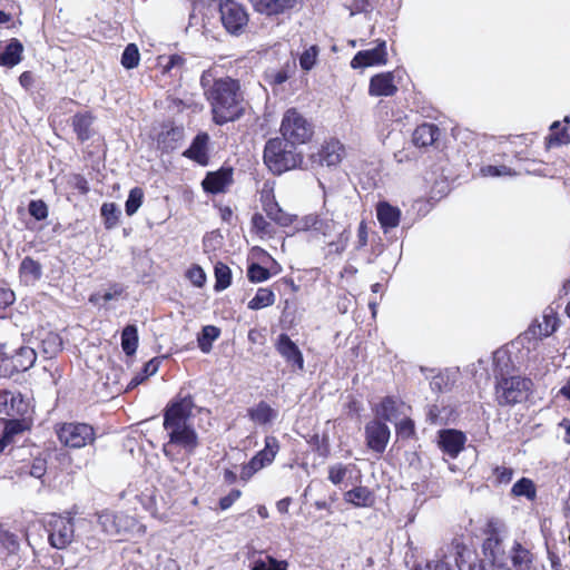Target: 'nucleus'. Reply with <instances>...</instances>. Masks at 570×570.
Segmentation results:
<instances>
[{
    "label": "nucleus",
    "mask_w": 570,
    "mask_h": 570,
    "mask_svg": "<svg viewBox=\"0 0 570 570\" xmlns=\"http://www.w3.org/2000/svg\"><path fill=\"white\" fill-rule=\"evenodd\" d=\"M194 401L190 395L173 401L164 413V429L168 441L163 453L170 461L191 455L199 445L198 434L191 423Z\"/></svg>",
    "instance_id": "nucleus-1"
},
{
    "label": "nucleus",
    "mask_w": 570,
    "mask_h": 570,
    "mask_svg": "<svg viewBox=\"0 0 570 570\" xmlns=\"http://www.w3.org/2000/svg\"><path fill=\"white\" fill-rule=\"evenodd\" d=\"M200 86L216 125L236 121L244 115L245 98L238 80L230 77L215 78L212 70H205Z\"/></svg>",
    "instance_id": "nucleus-2"
},
{
    "label": "nucleus",
    "mask_w": 570,
    "mask_h": 570,
    "mask_svg": "<svg viewBox=\"0 0 570 570\" xmlns=\"http://www.w3.org/2000/svg\"><path fill=\"white\" fill-rule=\"evenodd\" d=\"M264 161L274 174H282L295 168L301 163V156L295 153L294 145L281 138H273L266 142Z\"/></svg>",
    "instance_id": "nucleus-3"
},
{
    "label": "nucleus",
    "mask_w": 570,
    "mask_h": 570,
    "mask_svg": "<svg viewBox=\"0 0 570 570\" xmlns=\"http://www.w3.org/2000/svg\"><path fill=\"white\" fill-rule=\"evenodd\" d=\"M532 381L521 376L501 377L495 385V400L501 406H512L525 401L531 392Z\"/></svg>",
    "instance_id": "nucleus-4"
},
{
    "label": "nucleus",
    "mask_w": 570,
    "mask_h": 570,
    "mask_svg": "<svg viewBox=\"0 0 570 570\" xmlns=\"http://www.w3.org/2000/svg\"><path fill=\"white\" fill-rule=\"evenodd\" d=\"M281 134L291 145L308 141L313 135L312 125L295 108L288 109L282 119Z\"/></svg>",
    "instance_id": "nucleus-5"
},
{
    "label": "nucleus",
    "mask_w": 570,
    "mask_h": 570,
    "mask_svg": "<svg viewBox=\"0 0 570 570\" xmlns=\"http://www.w3.org/2000/svg\"><path fill=\"white\" fill-rule=\"evenodd\" d=\"M46 529L52 548L66 549L75 539V523L70 513L50 514L46 521Z\"/></svg>",
    "instance_id": "nucleus-6"
},
{
    "label": "nucleus",
    "mask_w": 570,
    "mask_h": 570,
    "mask_svg": "<svg viewBox=\"0 0 570 570\" xmlns=\"http://www.w3.org/2000/svg\"><path fill=\"white\" fill-rule=\"evenodd\" d=\"M56 434L63 446L80 449L91 444L96 439L95 430L87 423H62L57 425Z\"/></svg>",
    "instance_id": "nucleus-7"
},
{
    "label": "nucleus",
    "mask_w": 570,
    "mask_h": 570,
    "mask_svg": "<svg viewBox=\"0 0 570 570\" xmlns=\"http://www.w3.org/2000/svg\"><path fill=\"white\" fill-rule=\"evenodd\" d=\"M465 552L468 549L458 540H453L438 551L435 560L426 563L425 567H417L415 570H462Z\"/></svg>",
    "instance_id": "nucleus-8"
},
{
    "label": "nucleus",
    "mask_w": 570,
    "mask_h": 570,
    "mask_svg": "<svg viewBox=\"0 0 570 570\" xmlns=\"http://www.w3.org/2000/svg\"><path fill=\"white\" fill-rule=\"evenodd\" d=\"M220 19L230 33L239 32L248 22L245 8L234 0H224L219 4Z\"/></svg>",
    "instance_id": "nucleus-9"
},
{
    "label": "nucleus",
    "mask_w": 570,
    "mask_h": 570,
    "mask_svg": "<svg viewBox=\"0 0 570 570\" xmlns=\"http://www.w3.org/2000/svg\"><path fill=\"white\" fill-rule=\"evenodd\" d=\"M278 449L277 439L275 436H266L265 448L249 461L248 465L243 468L242 479L249 478L253 473L272 463Z\"/></svg>",
    "instance_id": "nucleus-10"
},
{
    "label": "nucleus",
    "mask_w": 570,
    "mask_h": 570,
    "mask_svg": "<svg viewBox=\"0 0 570 570\" xmlns=\"http://www.w3.org/2000/svg\"><path fill=\"white\" fill-rule=\"evenodd\" d=\"M557 314L552 308L543 312L542 321L535 320L522 334L523 341H538L550 336L557 330Z\"/></svg>",
    "instance_id": "nucleus-11"
},
{
    "label": "nucleus",
    "mask_w": 570,
    "mask_h": 570,
    "mask_svg": "<svg viewBox=\"0 0 570 570\" xmlns=\"http://www.w3.org/2000/svg\"><path fill=\"white\" fill-rule=\"evenodd\" d=\"M390 440L389 426L379 420H373L365 425V441L370 450L383 453Z\"/></svg>",
    "instance_id": "nucleus-12"
},
{
    "label": "nucleus",
    "mask_w": 570,
    "mask_h": 570,
    "mask_svg": "<svg viewBox=\"0 0 570 570\" xmlns=\"http://www.w3.org/2000/svg\"><path fill=\"white\" fill-rule=\"evenodd\" d=\"M275 348L289 365L298 370L304 368L303 354L287 334H281L277 337Z\"/></svg>",
    "instance_id": "nucleus-13"
},
{
    "label": "nucleus",
    "mask_w": 570,
    "mask_h": 570,
    "mask_svg": "<svg viewBox=\"0 0 570 570\" xmlns=\"http://www.w3.org/2000/svg\"><path fill=\"white\" fill-rule=\"evenodd\" d=\"M263 209L267 217L278 224L279 226H289L294 217L293 215L283 210L274 198L272 191L262 193Z\"/></svg>",
    "instance_id": "nucleus-14"
},
{
    "label": "nucleus",
    "mask_w": 570,
    "mask_h": 570,
    "mask_svg": "<svg viewBox=\"0 0 570 570\" xmlns=\"http://www.w3.org/2000/svg\"><path fill=\"white\" fill-rule=\"evenodd\" d=\"M386 62L385 42H381L373 49L358 51L351 61V67L363 68Z\"/></svg>",
    "instance_id": "nucleus-15"
},
{
    "label": "nucleus",
    "mask_w": 570,
    "mask_h": 570,
    "mask_svg": "<svg viewBox=\"0 0 570 570\" xmlns=\"http://www.w3.org/2000/svg\"><path fill=\"white\" fill-rule=\"evenodd\" d=\"M465 435L456 430H444L439 434L438 444L441 450L451 458H456L463 450Z\"/></svg>",
    "instance_id": "nucleus-16"
},
{
    "label": "nucleus",
    "mask_w": 570,
    "mask_h": 570,
    "mask_svg": "<svg viewBox=\"0 0 570 570\" xmlns=\"http://www.w3.org/2000/svg\"><path fill=\"white\" fill-rule=\"evenodd\" d=\"M233 183L232 168H222L218 171L208 173L202 185L205 191L210 194L224 193Z\"/></svg>",
    "instance_id": "nucleus-17"
},
{
    "label": "nucleus",
    "mask_w": 570,
    "mask_h": 570,
    "mask_svg": "<svg viewBox=\"0 0 570 570\" xmlns=\"http://www.w3.org/2000/svg\"><path fill=\"white\" fill-rule=\"evenodd\" d=\"M482 549L485 559L490 561L492 566L504 569V566L508 564V553L504 551L502 541L497 534L487 538Z\"/></svg>",
    "instance_id": "nucleus-18"
},
{
    "label": "nucleus",
    "mask_w": 570,
    "mask_h": 570,
    "mask_svg": "<svg viewBox=\"0 0 570 570\" xmlns=\"http://www.w3.org/2000/svg\"><path fill=\"white\" fill-rule=\"evenodd\" d=\"M376 217L381 228L386 234L399 226L401 220V210L387 202H380L376 205Z\"/></svg>",
    "instance_id": "nucleus-19"
},
{
    "label": "nucleus",
    "mask_w": 570,
    "mask_h": 570,
    "mask_svg": "<svg viewBox=\"0 0 570 570\" xmlns=\"http://www.w3.org/2000/svg\"><path fill=\"white\" fill-rule=\"evenodd\" d=\"M397 91L392 72L375 75L370 80L368 94L374 97L393 96Z\"/></svg>",
    "instance_id": "nucleus-20"
},
{
    "label": "nucleus",
    "mask_w": 570,
    "mask_h": 570,
    "mask_svg": "<svg viewBox=\"0 0 570 570\" xmlns=\"http://www.w3.org/2000/svg\"><path fill=\"white\" fill-rule=\"evenodd\" d=\"M254 9L265 16H278L296 6L298 0H250Z\"/></svg>",
    "instance_id": "nucleus-21"
},
{
    "label": "nucleus",
    "mask_w": 570,
    "mask_h": 570,
    "mask_svg": "<svg viewBox=\"0 0 570 570\" xmlns=\"http://www.w3.org/2000/svg\"><path fill=\"white\" fill-rule=\"evenodd\" d=\"M209 141V136L205 132L198 134L190 147L184 153V155L202 166H206L208 164V153L207 145Z\"/></svg>",
    "instance_id": "nucleus-22"
},
{
    "label": "nucleus",
    "mask_w": 570,
    "mask_h": 570,
    "mask_svg": "<svg viewBox=\"0 0 570 570\" xmlns=\"http://www.w3.org/2000/svg\"><path fill=\"white\" fill-rule=\"evenodd\" d=\"M508 557V564L504 566L507 570H528L531 556L529 550L523 548L520 543H514L510 549Z\"/></svg>",
    "instance_id": "nucleus-23"
},
{
    "label": "nucleus",
    "mask_w": 570,
    "mask_h": 570,
    "mask_svg": "<svg viewBox=\"0 0 570 570\" xmlns=\"http://www.w3.org/2000/svg\"><path fill=\"white\" fill-rule=\"evenodd\" d=\"M320 163L328 167L337 166L344 156V147L338 140L325 142L320 150Z\"/></svg>",
    "instance_id": "nucleus-24"
},
{
    "label": "nucleus",
    "mask_w": 570,
    "mask_h": 570,
    "mask_svg": "<svg viewBox=\"0 0 570 570\" xmlns=\"http://www.w3.org/2000/svg\"><path fill=\"white\" fill-rule=\"evenodd\" d=\"M94 119L95 118L90 112H79L72 117L71 126L78 140L86 141L94 136Z\"/></svg>",
    "instance_id": "nucleus-25"
},
{
    "label": "nucleus",
    "mask_w": 570,
    "mask_h": 570,
    "mask_svg": "<svg viewBox=\"0 0 570 570\" xmlns=\"http://www.w3.org/2000/svg\"><path fill=\"white\" fill-rule=\"evenodd\" d=\"M247 415L254 423L265 425L277 417V411L265 401H261L247 410Z\"/></svg>",
    "instance_id": "nucleus-26"
},
{
    "label": "nucleus",
    "mask_w": 570,
    "mask_h": 570,
    "mask_svg": "<svg viewBox=\"0 0 570 570\" xmlns=\"http://www.w3.org/2000/svg\"><path fill=\"white\" fill-rule=\"evenodd\" d=\"M440 135V129L433 124H422L413 132V144L417 147H428L434 144Z\"/></svg>",
    "instance_id": "nucleus-27"
},
{
    "label": "nucleus",
    "mask_w": 570,
    "mask_h": 570,
    "mask_svg": "<svg viewBox=\"0 0 570 570\" xmlns=\"http://www.w3.org/2000/svg\"><path fill=\"white\" fill-rule=\"evenodd\" d=\"M22 52V43L18 39L12 38L4 47L3 52L0 53V66L8 68L14 67L21 61Z\"/></svg>",
    "instance_id": "nucleus-28"
},
{
    "label": "nucleus",
    "mask_w": 570,
    "mask_h": 570,
    "mask_svg": "<svg viewBox=\"0 0 570 570\" xmlns=\"http://www.w3.org/2000/svg\"><path fill=\"white\" fill-rule=\"evenodd\" d=\"M38 348L45 358H52L61 351L62 341L57 333L45 332L40 337Z\"/></svg>",
    "instance_id": "nucleus-29"
},
{
    "label": "nucleus",
    "mask_w": 570,
    "mask_h": 570,
    "mask_svg": "<svg viewBox=\"0 0 570 570\" xmlns=\"http://www.w3.org/2000/svg\"><path fill=\"white\" fill-rule=\"evenodd\" d=\"M36 360L37 353L35 348L29 346H22L10 358V363L13 364L16 371L24 372L35 365Z\"/></svg>",
    "instance_id": "nucleus-30"
},
{
    "label": "nucleus",
    "mask_w": 570,
    "mask_h": 570,
    "mask_svg": "<svg viewBox=\"0 0 570 570\" xmlns=\"http://www.w3.org/2000/svg\"><path fill=\"white\" fill-rule=\"evenodd\" d=\"M4 405L9 407L6 411L9 416H23L28 412V403L21 393L4 392Z\"/></svg>",
    "instance_id": "nucleus-31"
},
{
    "label": "nucleus",
    "mask_w": 570,
    "mask_h": 570,
    "mask_svg": "<svg viewBox=\"0 0 570 570\" xmlns=\"http://www.w3.org/2000/svg\"><path fill=\"white\" fill-rule=\"evenodd\" d=\"M338 229L340 225L333 218L325 215L320 217L315 232L325 237H333L335 234H338L340 239L346 242L348 236L345 235V230L340 232Z\"/></svg>",
    "instance_id": "nucleus-32"
},
{
    "label": "nucleus",
    "mask_w": 570,
    "mask_h": 570,
    "mask_svg": "<svg viewBox=\"0 0 570 570\" xmlns=\"http://www.w3.org/2000/svg\"><path fill=\"white\" fill-rule=\"evenodd\" d=\"M138 346V330L136 325L129 324L121 332V347L126 355H134Z\"/></svg>",
    "instance_id": "nucleus-33"
},
{
    "label": "nucleus",
    "mask_w": 570,
    "mask_h": 570,
    "mask_svg": "<svg viewBox=\"0 0 570 570\" xmlns=\"http://www.w3.org/2000/svg\"><path fill=\"white\" fill-rule=\"evenodd\" d=\"M98 523L101 530L108 535H116L120 533L119 517L112 512L104 511L98 514Z\"/></svg>",
    "instance_id": "nucleus-34"
},
{
    "label": "nucleus",
    "mask_w": 570,
    "mask_h": 570,
    "mask_svg": "<svg viewBox=\"0 0 570 570\" xmlns=\"http://www.w3.org/2000/svg\"><path fill=\"white\" fill-rule=\"evenodd\" d=\"M344 499L346 502H350L356 507H366L372 502V495L367 488L357 487L344 494Z\"/></svg>",
    "instance_id": "nucleus-35"
},
{
    "label": "nucleus",
    "mask_w": 570,
    "mask_h": 570,
    "mask_svg": "<svg viewBox=\"0 0 570 570\" xmlns=\"http://www.w3.org/2000/svg\"><path fill=\"white\" fill-rule=\"evenodd\" d=\"M275 302V294L272 289L261 287L257 289L255 296L248 302V308L261 309L273 305Z\"/></svg>",
    "instance_id": "nucleus-36"
},
{
    "label": "nucleus",
    "mask_w": 570,
    "mask_h": 570,
    "mask_svg": "<svg viewBox=\"0 0 570 570\" xmlns=\"http://www.w3.org/2000/svg\"><path fill=\"white\" fill-rule=\"evenodd\" d=\"M220 331L214 325H207L203 328L198 337V346L202 352L208 353L212 350V344L218 338Z\"/></svg>",
    "instance_id": "nucleus-37"
},
{
    "label": "nucleus",
    "mask_w": 570,
    "mask_h": 570,
    "mask_svg": "<svg viewBox=\"0 0 570 570\" xmlns=\"http://www.w3.org/2000/svg\"><path fill=\"white\" fill-rule=\"evenodd\" d=\"M19 271L22 276L29 277L31 281H38L42 275L40 263L29 256L22 259Z\"/></svg>",
    "instance_id": "nucleus-38"
},
{
    "label": "nucleus",
    "mask_w": 570,
    "mask_h": 570,
    "mask_svg": "<svg viewBox=\"0 0 570 570\" xmlns=\"http://www.w3.org/2000/svg\"><path fill=\"white\" fill-rule=\"evenodd\" d=\"M100 214L105 220L107 229H111L117 226L120 216V209L115 203H104L100 208Z\"/></svg>",
    "instance_id": "nucleus-39"
},
{
    "label": "nucleus",
    "mask_w": 570,
    "mask_h": 570,
    "mask_svg": "<svg viewBox=\"0 0 570 570\" xmlns=\"http://www.w3.org/2000/svg\"><path fill=\"white\" fill-rule=\"evenodd\" d=\"M214 272H215V278H216L215 289L218 292L226 289L230 285V281H232L230 268L227 265L218 262L215 265Z\"/></svg>",
    "instance_id": "nucleus-40"
},
{
    "label": "nucleus",
    "mask_w": 570,
    "mask_h": 570,
    "mask_svg": "<svg viewBox=\"0 0 570 570\" xmlns=\"http://www.w3.org/2000/svg\"><path fill=\"white\" fill-rule=\"evenodd\" d=\"M144 191L139 187H135L129 191L128 198L125 204V210L128 216H132L137 213L142 204Z\"/></svg>",
    "instance_id": "nucleus-41"
},
{
    "label": "nucleus",
    "mask_w": 570,
    "mask_h": 570,
    "mask_svg": "<svg viewBox=\"0 0 570 570\" xmlns=\"http://www.w3.org/2000/svg\"><path fill=\"white\" fill-rule=\"evenodd\" d=\"M511 491L515 497H525L530 500L535 498L534 483L527 478H522L521 480L515 482Z\"/></svg>",
    "instance_id": "nucleus-42"
},
{
    "label": "nucleus",
    "mask_w": 570,
    "mask_h": 570,
    "mask_svg": "<svg viewBox=\"0 0 570 570\" xmlns=\"http://www.w3.org/2000/svg\"><path fill=\"white\" fill-rule=\"evenodd\" d=\"M19 544L16 537L6 530L0 529V558L13 553Z\"/></svg>",
    "instance_id": "nucleus-43"
},
{
    "label": "nucleus",
    "mask_w": 570,
    "mask_h": 570,
    "mask_svg": "<svg viewBox=\"0 0 570 570\" xmlns=\"http://www.w3.org/2000/svg\"><path fill=\"white\" fill-rule=\"evenodd\" d=\"M140 59V55L138 48L135 43H129L121 56V65L126 69H132L138 66Z\"/></svg>",
    "instance_id": "nucleus-44"
},
{
    "label": "nucleus",
    "mask_w": 570,
    "mask_h": 570,
    "mask_svg": "<svg viewBox=\"0 0 570 570\" xmlns=\"http://www.w3.org/2000/svg\"><path fill=\"white\" fill-rule=\"evenodd\" d=\"M397 402L391 396H386L382 400L377 414L385 421H392L396 415Z\"/></svg>",
    "instance_id": "nucleus-45"
},
{
    "label": "nucleus",
    "mask_w": 570,
    "mask_h": 570,
    "mask_svg": "<svg viewBox=\"0 0 570 570\" xmlns=\"http://www.w3.org/2000/svg\"><path fill=\"white\" fill-rule=\"evenodd\" d=\"M287 562L278 561L267 556L266 559H258L254 562L252 570H286Z\"/></svg>",
    "instance_id": "nucleus-46"
},
{
    "label": "nucleus",
    "mask_w": 570,
    "mask_h": 570,
    "mask_svg": "<svg viewBox=\"0 0 570 570\" xmlns=\"http://www.w3.org/2000/svg\"><path fill=\"white\" fill-rule=\"evenodd\" d=\"M318 52L320 50L317 46H311L307 48L299 57L301 68L306 71L311 70L316 63Z\"/></svg>",
    "instance_id": "nucleus-47"
},
{
    "label": "nucleus",
    "mask_w": 570,
    "mask_h": 570,
    "mask_svg": "<svg viewBox=\"0 0 570 570\" xmlns=\"http://www.w3.org/2000/svg\"><path fill=\"white\" fill-rule=\"evenodd\" d=\"M247 277L252 283H261L268 279L271 277V273L259 264L253 263L248 266Z\"/></svg>",
    "instance_id": "nucleus-48"
},
{
    "label": "nucleus",
    "mask_w": 570,
    "mask_h": 570,
    "mask_svg": "<svg viewBox=\"0 0 570 570\" xmlns=\"http://www.w3.org/2000/svg\"><path fill=\"white\" fill-rule=\"evenodd\" d=\"M29 214L37 220L46 219L48 216V207L41 199L31 200L29 204Z\"/></svg>",
    "instance_id": "nucleus-49"
},
{
    "label": "nucleus",
    "mask_w": 570,
    "mask_h": 570,
    "mask_svg": "<svg viewBox=\"0 0 570 570\" xmlns=\"http://www.w3.org/2000/svg\"><path fill=\"white\" fill-rule=\"evenodd\" d=\"M451 385V380L449 373H439L433 376L430 382V386L433 391L443 392L449 389Z\"/></svg>",
    "instance_id": "nucleus-50"
},
{
    "label": "nucleus",
    "mask_w": 570,
    "mask_h": 570,
    "mask_svg": "<svg viewBox=\"0 0 570 570\" xmlns=\"http://www.w3.org/2000/svg\"><path fill=\"white\" fill-rule=\"evenodd\" d=\"M346 471H347L346 466H344L341 463L332 465L328 469V480L333 484L337 485L343 482V480L346 475Z\"/></svg>",
    "instance_id": "nucleus-51"
},
{
    "label": "nucleus",
    "mask_w": 570,
    "mask_h": 570,
    "mask_svg": "<svg viewBox=\"0 0 570 570\" xmlns=\"http://www.w3.org/2000/svg\"><path fill=\"white\" fill-rule=\"evenodd\" d=\"M252 224L254 229L259 234H271V224L261 214H255L252 217Z\"/></svg>",
    "instance_id": "nucleus-52"
},
{
    "label": "nucleus",
    "mask_w": 570,
    "mask_h": 570,
    "mask_svg": "<svg viewBox=\"0 0 570 570\" xmlns=\"http://www.w3.org/2000/svg\"><path fill=\"white\" fill-rule=\"evenodd\" d=\"M187 276L190 279V282L197 287H202L206 282V275L199 266H194L193 268H190L187 272Z\"/></svg>",
    "instance_id": "nucleus-53"
},
{
    "label": "nucleus",
    "mask_w": 570,
    "mask_h": 570,
    "mask_svg": "<svg viewBox=\"0 0 570 570\" xmlns=\"http://www.w3.org/2000/svg\"><path fill=\"white\" fill-rule=\"evenodd\" d=\"M368 242V228L364 220H362L357 228V240L355 243L356 249H362L367 245Z\"/></svg>",
    "instance_id": "nucleus-54"
},
{
    "label": "nucleus",
    "mask_w": 570,
    "mask_h": 570,
    "mask_svg": "<svg viewBox=\"0 0 570 570\" xmlns=\"http://www.w3.org/2000/svg\"><path fill=\"white\" fill-rule=\"evenodd\" d=\"M396 432L402 438H410L414 434V422L411 419H404L396 425Z\"/></svg>",
    "instance_id": "nucleus-55"
},
{
    "label": "nucleus",
    "mask_w": 570,
    "mask_h": 570,
    "mask_svg": "<svg viewBox=\"0 0 570 570\" xmlns=\"http://www.w3.org/2000/svg\"><path fill=\"white\" fill-rule=\"evenodd\" d=\"M24 430V425L19 420H10L6 423L3 433L10 439H13L16 434L21 433Z\"/></svg>",
    "instance_id": "nucleus-56"
},
{
    "label": "nucleus",
    "mask_w": 570,
    "mask_h": 570,
    "mask_svg": "<svg viewBox=\"0 0 570 570\" xmlns=\"http://www.w3.org/2000/svg\"><path fill=\"white\" fill-rule=\"evenodd\" d=\"M242 492L237 489H233L227 495L219 500V508L222 510L229 509L235 501L240 498Z\"/></svg>",
    "instance_id": "nucleus-57"
},
{
    "label": "nucleus",
    "mask_w": 570,
    "mask_h": 570,
    "mask_svg": "<svg viewBox=\"0 0 570 570\" xmlns=\"http://www.w3.org/2000/svg\"><path fill=\"white\" fill-rule=\"evenodd\" d=\"M320 217H321L320 215H313V214L303 217L298 223V229L315 230V228L317 227Z\"/></svg>",
    "instance_id": "nucleus-58"
},
{
    "label": "nucleus",
    "mask_w": 570,
    "mask_h": 570,
    "mask_svg": "<svg viewBox=\"0 0 570 570\" xmlns=\"http://www.w3.org/2000/svg\"><path fill=\"white\" fill-rule=\"evenodd\" d=\"M482 174L484 176L498 177L503 175H510L511 170L507 166H487L482 168Z\"/></svg>",
    "instance_id": "nucleus-59"
},
{
    "label": "nucleus",
    "mask_w": 570,
    "mask_h": 570,
    "mask_svg": "<svg viewBox=\"0 0 570 570\" xmlns=\"http://www.w3.org/2000/svg\"><path fill=\"white\" fill-rule=\"evenodd\" d=\"M14 299V293L10 288L0 287V308L10 306Z\"/></svg>",
    "instance_id": "nucleus-60"
},
{
    "label": "nucleus",
    "mask_w": 570,
    "mask_h": 570,
    "mask_svg": "<svg viewBox=\"0 0 570 570\" xmlns=\"http://www.w3.org/2000/svg\"><path fill=\"white\" fill-rule=\"evenodd\" d=\"M569 142H570V136L564 130L561 132L554 131L549 137L550 146H560V145H566Z\"/></svg>",
    "instance_id": "nucleus-61"
},
{
    "label": "nucleus",
    "mask_w": 570,
    "mask_h": 570,
    "mask_svg": "<svg viewBox=\"0 0 570 570\" xmlns=\"http://www.w3.org/2000/svg\"><path fill=\"white\" fill-rule=\"evenodd\" d=\"M494 473L500 483L510 482L513 475L512 469L505 466H497Z\"/></svg>",
    "instance_id": "nucleus-62"
},
{
    "label": "nucleus",
    "mask_w": 570,
    "mask_h": 570,
    "mask_svg": "<svg viewBox=\"0 0 570 570\" xmlns=\"http://www.w3.org/2000/svg\"><path fill=\"white\" fill-rule=\"evenodd\" d=\"M29 473L31 476L40 479L46 473V462L41 459L35 460Z\"/></svg>",
    "instance_id": "nucleus-63"
},
{
    "label": "nucleus",
    "mask_w": 570,
    "mask_h": 570,
    "mask_svg": "<svg viewBox=\"0 0 570 570\" xmlns=\"http://www.w3.org/2000/svg\"><path fill=\"white\" fill-rule=\"evenodd\" d=\"M14 373H19V371H16L13 364L10 363V358H3L0 363V374L4 377H10Z\"/></svg>",
    "instance_id": "nucleus-64"
}]
</instances>
